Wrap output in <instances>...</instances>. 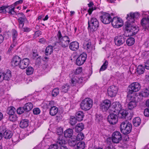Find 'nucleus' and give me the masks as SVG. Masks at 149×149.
Returning <instances> with one entry per match:
<instances>
[{
    "label": "nucleus",
    "mask_w": 149,
    "mask_h": 149,
    "mask_svg": "<svg viewBox=\"0 0 149 149\" xmlns=\"http://www.w3.org/2000/svg\"><path fill=\"white\" fill-rule=\"evenodd\" d=\"M140 15L138 12H131L127 14L126 17L127 21L125 23V30L130 33L133 26V24L135 21V19L138 18Z\"/></svg>",
    "instance_id": "nucleus-1"
},
{
    "label": "nucleus",
    "mask_w": 149,
    "mask_h": 149,
    "mask_svg": "<svg viewBox=\"0 0 149 149\" xmlns=\"http://www.w3.org/2000/svg\"><path fill=\"white\" fill-rule=\"evenodd\" d=\"M57 43L63 47H68L70 42V39L68 36H62L61 32L58 31L56 35Z\"/></svg>",
    "instance_id": "nucleus-2"
},
{
    "label": "nucleus",
    "mask_w": 149,
    "mask_h": 149,
    "mask_svg": "<svg viewBox=\"0 0 149 149\" xmlns=\"http://www.w3.org/2000/svg\"><path fill=\"white\" fill-rule=\"evenodd\" d=\"M88 29L91 33L96 31L99 26L98 20L97 18L94 17L91 18L90 20L88 21Z\"/></svg>",
    "instance_id": "nucleus-3"
},
{
    "label": "nucleus",
    "mask_w": 149,
    "mask_h": 149,
    "mask_svg": "<svg viewBox=\"0 0 149 149\" xmlns=\"http://www.w3.org/2000/svg\"><path fill=\"white\" fill-rule=\"evenodd\" d=\"M121 132L124 134L129 133L132 129V125L128 121L126 120L121 123L120 127Z\"/></svg>",
    "instance_id": "nucleus-4"
},
{
    "label": "nucleus",
    "mask_w": 149,
    "mask_h": 149,
    "mask_svg": "<svg viewBox=\"0 0 149 149\" xmlns=\"http://www.w3.org/2000/svg\"><path fill=\"white\" fill-rule=\"evenodd\" d=\"M93 105V100L90 98H87L83 100L80 104L81 109L85 111L89 110Z\"/></svg>",
    "instance_id": "nucleus-5"
},
{
    "label": "nucleus",
    "mask_w": 149,
    "mask_h": 149,
    "mask_svg": "<svg viewBox=\"0 0 149 149\" xmlns=\"http://www.w3.org/2000/svg\"><path fill=\"white\" fill-rule=\"evenodd\" d=\"M100 19L101 22L104 24H107L111 22L112 18L109 14L104 13L100 16Z\"/></svg>",
    "instance_id": "nucleus-6"
},
{
    "label": "nucleus",
    "mask_w": 149,
    "mask_h": 149,
    "mask_svg": "<svg viewBox=\"0 0 149 149\" xmlns=\"http://www.w3.org/2000/svg\"><path fill=\"white\" fill-rule=\"evenodd\" d=\"M122 108L121 104L119 102H116L111 104L110 110L112 112L117 113Z\"/></svg>",
    "instance_id": "nucleus-7"
},
{
    "label": "nucleus",
    "mask_w": 149,
    "mask_h": 149,
    "mask_svg": "<svg viewBox=\"0 0 149 149\" xmlns=\"http://www.w3.org/2000/svg\"><path fill=\"white\" fill-rule=\"evenodd\" d=\"M122 139V134L120 132L116 131L112 133L111 136V140L113 143H118Z\"/></svg>",
    "instance_id": "nucleus-8"
},
{
    "label": "nucleus",
    "mask_w": 149,
    "mask_h": 149,
    "mask_svg": "<svg viewBox=\"0 0 149 149\" xmlns=\"http://www.w3.org/2000/svg\"><path fill=\"white\" fill-rule=\"evenodd\" d=\"M111 22L112 26L115 28H119L123 24V22L122 19L116 17H114L112 19Z\"/></svg>",
    "instance_id": "nucleus-9"
},
{
    "label": "nucleus",
    "mask_w": 149,
    "mask_h": 149,
    "mask_svg": "<svg viewBox=\"0 0 149 149\" xmlns=\"http://www.w3.org/2000/svg\"><path fill=\"white\" fill-rule=\"evenodd\" d=\"M141 87L140 84L138 82H133L129 86V92L132 93V92H138L140 90Z\"/></svg>",
    "instance_id": "nucleus-10"
},
{
    "label": "nucleus",
    "mask_w": 149,
    "mask_h": 149,
    "mask_svg": "<svg viewBox=\"0 0 149 149\" xmlns=\"http://www.w3.org/2000/svg\"><path fill=\"white\" fill-rule=\"evenodd\" d=\"M87 58V54L83 53L80 55L76 59V64L78 65H81L85 62Z\"/></svg>",
    "instance_id": "nucleus-11"
},
{
    "label": "nucleus",
    "mask_w": 149,
    "mask_h": 149,
    "mask_svg": "<svg viewBox=\"0 0 149 149\" xmlns=\"http://www.w3.org/2000/svg\"><path fill=\"white\" fill-rule=\"evenodd\" d=\"M111 101L108 100H104L100 104V107L103 111H106L110 107Z\"/></svg>",
    "instance_id": "nucleus-12"
},
{
    "label": "nucleus",
    "mask_w": 149,
    "mask_h": 149,
    "mask_svg": "<svg viewBox=\"0 0 149 149\" xmlns=\"http://www.w3.org/2000/svg\"><path fill=\"white\" fill-rule=\"evenodd\" d=\"M118 91L117 87L114 86H112L109 87L108 89V94L111 97L115 96Z\"/></svg>",
    "instance_id": "nucleus-13"
},
{
    "label": "nucleus",
    "mask_w": 149,
    "mask_h": 149,
    "mask_svg": "<svg viewBox=\"0 0 149 149\" xmlns=\"http://www.w3.org/2000/svg\"><path fill=\"white\" fill-rule=\"evenodd\" d=\"M107 119L108 121L111 124H116L118 120L117 116L113 113H111L109 115Z\"/></svg>",
    "instance_id": "nucleus-14"
},
{
    "label": "nucleus",
    "mask_w": 149,
    "mask_h": 149,
    "mask_svg": "<svg viewBox=\"0 0 149 149\" xmlns=\"http://www.w3.org/2000/svg\"><path fill=\"white\" fill-rule=\"evenodd\" d=\"M125 40L124 37L121 36H116L114 39V42L116 45L120 46L123 44Z\"/></svg>",
    "instance_id": "nucleus-15"
},
{
    "label": "nucleus",
    "mask_w": 149,
    "mask_h": 149,
    "mask_svg": "<svg viewBox=\"0 0 149 149\" xmlns=\"http://www.w3.org/2000/svg\"><path fill=\"white\" fill-rule=\"evenodd\" d=\"M19 15L22 16L18 19L19 23V28H22L24 25V22L27 21V20L26 17L22 13H20Z\"/></svg>",
    "instance_id": "nucleus-16"
},
{
    "label": "nucleus",
    "mask_w": 149,
    "mask_h": 149,
    "mask_svg": "<svg viewBox=\"0 0 149 149\" xmlns=\"http://www.w3.org/2000/svg\"><path fill=\"white\" fill-rule=\"evenodd\" d=\"M29 59L27 58H25L21 60L19 68L22 69H24L27 67L29 65Z\"/></svg>",
    "instance_id": "nucleus-17"
},
{
    "label": "nucleus",
    "mask_w": 149,
    "mask_h": 149,
    "mask_svg": "<svg viewBox=\"0 0 149 149\" xmlns=\"http://www.w3.org/2000/svg\"><path fill=\"white\" fill-rule=\"evenodd\" d=\"M21 61V58L19 56H14L12 58L11 62V65L13 67L19 66Z\"/></svg>",
    "instance_id": "nucleus-18"
},
{
    "label": "nucleus",
    "mask_w": 149,
    "mask_h": 149,
    "mask_svg": "<svg viewBox=\"0 0 149 149\" xmlns=\"http://www.w3.org/2000/svg\"><path fill=\"white\" fill-rule=\"evenodd\" d=\"M69 47L70 50L73 51H76L79 49V44L77 41H73L70 44Z\"/></svg>",
    "instance_id": "nucleus-19"
},
{
    "label": "nucleus",
    "mask_w": 149,
    "mask_h": 149,
    "mask_svg": "<svg viewBox=\"0 0 149 149\" xmlns=\"http://www.w3.org/2000/svg\"><path fill=\"white\" fill-rule=\"evenodd\" d=\"M141 24L144 28L148 29L149 28V18H143L141 21Z\"/></svg>",
    "instance_id": "nucleus-20"
},
{
    "label": "nucleus",
    "mask_w": 149,
    "mask_h": 149,
    "mask_svg": "<svg viewBox=\"0 0 149 149\" xmlns=\"http://www.w3.org/2000/svg\"><path fill=\"white\" fill-rule=\"evenodd\" d=\"M118 116L120 118H125L128 114L127 112L122 108L119 112H118Z\"/></svg>",
    "instance_id": "nucleus-21"
},
{
    "label": "nucleus",
    "mask_w": 149,
    "mask_h": 149,
    "mask_svg": "<svg viewBox=\"0 0 149 149\" xmlns=\"http://www.w3.org/2000/svg\"><path fill=\"white\" fill-rule=\"evenodd\" d=\"M76 116L77 120L79 121H82L84 116V114L82 111H78L76 113Z\"/></svg>",
    "instance_id": "nucleus-22"
},
{
    "label": "nucleus",
    "mask_w": 149,
    "mask_h": 149,
    "mask_svg": "<svg viewBox=\"0 0 149 149\" xmlns=\"http://www.w3.org/2000/svg\"><path fill=\"white\" fill-rule=\"evenodd\" d=\"M4 80H9L11 77V72L9 70H7L3 72Z\"/></svg>",
    "instance_id": "nucleus-23"
},
{
    "label": "nucleus",
    "mask_w": 149,
    "mask_h": 149,
    "mask_svg": "<svg viewBox=\"0 0 149 149\" xmlns=\"http://www.w3.org/2000/svg\"><path fill=\"white\" fill-rule=\"evenodd\" d=\"M73 132L72 129L70 128L68 129L64 132V136L66 138H70L72 136L73 134Z\"/></svg>",
    "instance_id": "nucleus-24"
},
{
    "label": "nucleus",
    "mask_w": 149,
    "mask_h": 149,
    "mask_svg": "<svg viewBox=\"0 0 149 149\" xmlns=\"http://www.w3.org/2000/svg\"><path fill=\"white\" fill-rule=\"evenodd\" d=\"M58 111V109L56 106L51 107L49 110V114L52 116L55 115Z\"/></svg>",
    "instance_id": "nucleus-25"
},
{
    "label": "nucleus",
    "mask_w": 149,
    "mask_h": 149,
    "mask_svg": "<svg viewBox=\"0 0 149 149\" xmlns=\"http://www.w3.org/2000/svg\"><path fill=\"white\" fill-rule=\"evenodd\" d=\"M29 121L27 119L22 120L19 123L20 127L22 128H24L27 127L29 124Z\"/></svg>",
    "instance_id": "nucleus-26"
},
{
    "label": "nucleus",
    "mask_w": 149,
    "mask_h": 149,
    "mask_svg": "<svg viewBox=\"0 0 149 149\" xmlns=\"http://www.w3.org/2000/svg\"><path fill=\"white\" fill-rule=\"evenodd\" d=\"M12 135V132L9 130H6L3 133V137L6 139L10 138Z\"/></svg>",
    "instance_id": "nucleus-27"
},
{
    "label": "nucleus",
    "mask_w": 149,
    "mask_h": 149,
    "mask_svg": "<svg viewBox=\"0 0 149 149\" xmlns=\"http://www.w3.org/2000/svg\"><path fill=\"white\" fill-rule=\"evenodd\" d=\"M78 77L75 74L73 75L71 78L70 83L72 86H74L76 84L78 83Z\"/></svg>",
    "instance_id": "nucleus-28"
},
{
    "label": "nucleus",
    "mask_w": 149,
    "mask_h": 149,
    "mask_svg": "<svg viewBox=\"0 0 149 149\" xmlns=\"http://www.w3.org/2000/svg\"><path fill=\"white\" fill-rule=\"evenodd\" d=\"M69 88L70 86L68 84H64L61 88V91L62 92L66 93L68 91Z\"/></svg>",
    "instance_id": "nucleus-29"
},
{
    "label": "nucleus",
    "mask_w": 149,
    "mask_h": 149,
    "mask_svg": "<svg viewBox=\"0 0 149 149\" xmlns=\"http://www.w3.org/2000/svg\"><path fill=\"white\" fill-rule=\"evenodd\" d=\"M84 126L82 123L78 124L75 127V131L76 132H79L81 131L84 129Z\"/></svg>",
    "instance_id": "nucleus-30"
},
{
    "label": "nucleus",
    "mask_w": 149,
    "mask_h": 149,
    "mask_svg": "<svg viewBox=\"0 0 149 149\" xmlns=\"http://www.w3.org/2000/svg\"><path fill=\"white\" fill-rule=\"evenodd\" d=\"M136 106L135 101L133 100L130 102L128 104V108L129 109L132 110L135 108Z\"/></svg>",
    "instance_id": "nucleus-31"
},
{
    "label": "nucleus",
    "mask_w": 149,
    "mask_h": 149,
    "mask_svg": "<svg viewBox=\"0 0 149 149\" xmlns=\"http://www.w3.org/2000/svg\"><path fill=\"white\" fill-rule=\"evenodd\" d=\"M141 123V119L139 117L134 118L133 120V123L134 125L137 127L139 126Z\"/></svg>",
    "instance_id": "nucleus-32"
},
{
    "label": "nucleus",
    "mask_w": 149,
    "mask_h": 149,
    "mask_svg": "<svg viewBox=\"0 0 149 149\" xmlns=\"http://www.w3.org/2000/svg\"><path fill=\"white\" fill-rule=\"evenodd\" d=\"M131 29L130 34H132V35H134L138 32L139 30V28L138 26L133 25Z\"/></svg>",
    "instance_id": "nucleus-33"
},
{
    "label": "nucleus",
    "mask_w": 149,
    "mask_h": 149,
    "mask_svg": "<svg viewBox=\"0 0 149 149\" xmlns=\"http://www.w3.org/2000/svg\"><path fill=\"white\" fill-rule=\"evenodd\" d=\"M139 96L144 97H149V89H144L142 92L139 94Z\"/></svg>",
    "instance_id": "nucleus-34"
},
{
    "label": "nucleus",
    "mask_w": 149,
    "mask_h": 149,
    "mask_svg": "<svg viewBox=\"0 0 149 149\" xmlns=\"http://www.w3.org/2000/svg\"><path fill=\"white\" fill-rule=\"evenodd\" d=\"M84 137V134L82 133H80L78 134L77 136H74L72 139L76 140V141H79L82 140Z\"/></svg>",
    "instance_id": "nucleus-35"
},
{
    "label": "nucleus",
    "mask_w": 149,
    "mask_h": 149,
    "mask_svg": "<svg viewBox=\"0 0 149 149\" xmlns=\"http://www.w3.org/2000/svg\"><path fill=\"white\" fill-rule=\"evenodd\" d=\"M33 107L32 104L31 102L26 103L24 106L26 111H29L31 110L33 108Z\"/></svg>",
    "instance_id": "nucleus-36"
},
{
    "label": "nucleus",
    "mask_w": 149,
    "mask_h": 149,
    "mask_svg": "<svg viewBox=\"0 0 149 149\" xmlns=\"http://www.w3.org/2000/svg\"><path fill=\"white\" fill-rule=\"evenodd\" d=\"M53 48L52 46L49 45L46 48L45 50V54L46 55H50L52 52Z\"/></svg>",
    "instance_id": "nucleus-37"
},
{
    "label": "nucleus",
    "mask_w": 149,
    "mask_h": 149,
    "mask_svg": "<svg viewBox=\"0 0 149 149\" xmlns=\"http://www.w3.org/2000/svg\"><path fill=\"white\" fill-rule=\"evenodd\" d=\"M88 7H89V8L88 10V12L89 15H91L93 10H95V8H94L93 7L94 6V5L92 2H90L88 4Z\"/></svg>",
    "instance_id": "nucleus-38"
},
{
    "label": "nucleus",
    "mask_w": 149,
    "mask_h": 149,
    "mask_svg": "<svg viewBox=\"0 0 149 149\" xmlns=\"http://www.w3.org/2000/svg\"><path fill=\"white\" fill-rule=\"evenodd\" d=\"M145 69L142 65H139L137 68V72L139 74H141L144 72Z\"/></svg>",
    "instance_id": "nucleus-39"
},
{
    "label": "nucleus",
    "mask_w": 149,
    "mask_h": 149,
    "mask_svg": "<svg viewBox=\"0 0 149 149\" xmlns=\"http://www.w3.org/2000/svg\"><path fill=\"white\" fill-rule=\"evenodd\" d=\"M135 42L134 39V38H129L127 40L126 43L129 46H131L133 45Z\"/></svg>",
    "instance_id": "nucleus-40"
},
{
    "label": "nucleus",
    "mask_w": 149,
    "mask_h": 149,
    "mask_svg": "<svg viewBox=\"0 0 149 149\" xmlns=\"http://www.w3.org/2000/svg\"><path fill=\"white\" fill-rule=\"evenodd\" d=\"M108 63L107 61L106 60L100 69V71H102L105 70L107 68Z\"/></svg>",
    "instance_id": "nucleus-41"
},
{
    "label": "nucleus",
    "mask_w": 149,
    "mask_h": 149,
    "mask_svg": "<svg viewBox=\"0 0 149 149\" xmlns=\"http://www.w3.org/2000/svg\"><path fill=\"white\" fill-rule=\"evenodd\" d=\"M77 149H84L85 147V143L84 142H79L77 145Z\"/></svg>",
    "instance_id": "nucleus-42"
},
{
    "label": "nucleus",
    "mask_w": 149,
    "mask_h": 149,
    "mask_svg": "<svg viewBox=\"0 0 149 149\" xmlns=\"http://www.w3.org/2000/svg\"><path fill=\"white\" fill-rule=\"evenodd\" d=\"M15 109L13 107H10L8 108L7 111L8 113L10 115L14 114Z\"/></svg>",
    "instance_id": "nucleus-43"
},
{
    "label": "nucleus",
    "mask_w": 149,
    "mask_h": 149,
    "mask_svg": "<svg viewBox=\"0 0 149 149\" xmlns=\"http://www.w3.org/2000/svg\"><path fill=\"white\" fill-rule=\"evenodd\" d=\"M87 79V78L85 77H78V83H84L86 82Z\"/></svg>",
    "instance_id": "nucleus-44"
},
{
    "label": "nucleus",
    "mask_w": 149,
    "mask_h": 149,
    "mask_svg": "<svg viewBox=\"0 0 149 149\" xmlns=\"http://www.w3.org/2000/svg\"><path fill=\"white\" fill-rule=\"evenodd\" d=\"M91 43L90 42L86 41L84 44V47L85 49L88 50L91 48Z\"/></svg>",
    "instance_id": "nucleus-45"
},
{
    "label": "nucleus",
    "mask_w": 149,
    "mask_h": 149,
    "mask_svg": "<svg viewBox=\"0 0 149 149\" xmlns=\"http://www.w3.org/2000/svg\"><path fill=\"white\" fill-rule=\"evenodd\" d=\"M59 92V90L58 88H56L53 90L52 92V95L53 96L55 97L57 95Z\"/></svg>",
    "instance_id": "nucleus-46"
},
{
    "label": "nucleus",
    "mask_w": 149,
    "mask_h": 149,
    "mask_svg": "<svg viewBox=\"0 0 149 149\" xmlns=\"http://www.w3.org/2000/svg\"><path fill=\"white\" fill-rule=\"evenodd\" d=\"M33 72V69L32 67H29L26 69V73L27 75H30Z\"/></svg>",
    "instance_id": "nucleus-47"
},
{
    "label": "nucleus",
    "mask_w": 149,
    "mask_h": 149,
    "mask_svg": "<svg viewBox=\"0 0 149 149\" xmlns=\"http://www.w3.org/2000/svg\"><path fill=\"white\" fill-rule=\"evenodd\" d=\"M26 111V110L24 107H19L17 109V113L19 114H21L23 113L24 111Z\"/></svg>",
    "instance_id": "nucleus-48"
},
{
    "label": "nucleus",
    "mask_w": 149,
    "mask_h": 149,
    "mask_svg": "<svg viewBox=\"0 0 149 149\" xmlns=\"http://www.w3.org/2000/svg\"><path fill=\"white\" fill-rule=\"evenodd\" d=\"M56 132L58 135H60L59 137L60 138L62 136L61 135L63 134V128L61 127L57 128L56 129Z\"/></svg>",
    "instance_id": "nucleus-49"
},
{
    "label": "nucleus",
    "mask_w": 149,
    "mask_h": 149,
    "mask_svg": "<svg viewBox=\"0 0 149 149\" xmlns=\"http://www.w3.org/2000/svg\"><path fill=\"white\" fill-rule=\"evenodd\" d=\"M65 143V142L64 140L62 139H58V141H57L56 144H54L57 145L58 147V146H62Z\"/></svg>",
    "instance_id": "nucleus-50"
},
{
    "label": "nucleus",
    "mask_w": 149,
    "mask_h": 149,
    "mask_svg": "<svg viewBox=\"0 0 149 149\" xmlns=\"http://www.w3.org/2000/svg\"><path fill=\"white\" fill-rule=\"evenodd\" d=\"M77 118L74 117H72L70 119V123L71 125H73L77 123Z\"/></svg>",
    "instance_id": "nucleus-51"
},
{
    "label": "nucleus",
    "mask_w": 149,
    "mask_h": 149,
    "mask_svg": "<svg viewBox=\"0 0 149 149\" xmlns=\"http://www.w3.org/2000/svg\"><path fill=\"white\" fill-rule=\"evenodd\" d=\"M9 119L10 121L14 122L17 120V117L15 115H11L9 116Z\"/></svg>",
    "instance_id": "nucleus-52"
},
{
    "label": "nucleus",
    "mask_w": 149,
    "mask_h": 149,
    "mask_svg": "<svg viewBox=\"0 0 149 149\" xmlns=\"http://www.w3.org/2000/svg\"><path fill=\"white\" fill-rule=\"evenodd\" d=\"M76 141V140H75V139H73L72 138V140L69 141L68 142L69 145L70 146H75L77 143Z\"/></svg>",
    "instance_id": "nucleus-53"
},
{
    "label": "nucleus",
    "mask_w": 149,
    "mask_h": 149,
    "mask_svg": "<svg viewBox=\"0 0 149 149\" xmlns=\"http://www.w3.org/2000/svg\"><path fill=\"white\" fill-rule=\"evenodd\" d=\"M20 29H22V31L26 32H28L31 30V28L27 27H23L22 28Z\"/></svg>",
    "instance_id": "nucleus-54"
},
{
    "label": "nucleus",
    "mask_w": 149,
    "mask_h": 149,
    "mask_svg": "<svg viewBox=\"0 0 149 149\" xmlns=\"http://www.w3.org/2000/svg\"><path fill=\"white\" fill-rule=\"evenodd\" d=\"M17 35V31L15 29H13L12 30V36L13 41L16 39Z\"/></svg>",
    "instance_id": "nucleus-55"
},
{
    "label": "nucleus",
    "mask_w": 149,
    "mask_h": 149,
    "mask_svg": "<svg viewBox=\"0 0 149 149\" xmlns=\"http://www.w3.org/2000/svg\"><path fill=\"white\" fill-rule=\"evenodd\" d=\"M40 111V109L38 108H35L33 109V112L34 114L36 115L39 114Z\"/></svg>",
    "instance_id": "nucleus-56"
},
{
    "label": "nucleus",
    "mask_w": 149,
    "mask_h": 149,
    "mask_svg": "<svg viewBox=\"0 0 149 149\" xmlns=\"http://www.w3.org/2000/svg\"><path fill=\"white\" fill-rule=\"evenodd\" d=\"M12 6L13 7L8 12V13L10 15H15L16 14V13L14 11L15 7L13 6Z\"/></svg>",
    "instance_id": "nucleus-57"
},
{
    "label": "nucleus",
    "mask_w": 149,
    "mask_h": 149,
    "mask_svg": "<svg viewBox=\"0 0 149 149\" xmlns=\"http://www.w3.org/2000/svg\"><path fill=\"white\" fill-rule=\"evenodd\" d=\"M58 147L57 145L53 144L51 145L47 149H58Z\"/></svg>",
    "instance_id": "nucleus-58"
},
{
    "label": "nucleus",
    "mask_w": 149,
    "mask_h": 149,
    "mask_svg": "<svg viewBox=\"0 0 149 149\" xmlns=\"http://www.w3.org/2000/svg\"><path fill=\"white\" fill-rule=\"evenodd\" d=\"M6 8L4 6L1 7L0 8V13H6Z\"/></svg>",
    "instance_id": "nucleus-59"
},
{
    "label": "nucleus",
    "mask_w": 149,
    "mask_h": 149,
    "mask_svg": "<svg viewBox=\"0 0 149 149\" xmlns=\"http://www.w3.org/2000/svg\"><path fill=\"white\" fill-rule=\"evenodd\" d=\"M144 114L145 116H149V108H146L145 109Z\"/></svg>",
    "instance_id": "nucleus-60"
},
{
    "label": "nucleus",
    "mask_w": 149,
    "mask_h": 149,
    "mask_svg": "<svg viewBox=\"0 0 149 149\" xmlns=\"http://www.w3.org/2000/svg\"><path fill=\"white\" fill-rule=\"evenodd\" d=\"M22 0H19L15 2L12 5L13 6H15L18 4L22 3H23Z\"/></svg>",
    "instance_id": "nucleus-61"
},
{
    "label": "nucleus",
    "mask_w": 149,
    "mask_h": 149,
    "mask_svg": "<svg viewBox=\"0 0 149 149\" xmlns=\"http://www.w3.org/2000/svg\"><path fill=\"white\" fill-rule=\"evenodd\" d=\"M18 137L19 135H17L15 137L13 136L12 138V141H13L16 142L18 141Z\"/></svg>",
    "instance_id": "nucleus-62"
},
{
    "label": "nucleus",
    "mask_w": 149,
    "mask_h": 149,
    "mask_svg": "<svg viewBox=\"0 0 149 149\" xmlns=\"http://www.w3.org/2000/svg\"><path fill=\"white\" fill-rule=\"evenodd\" d=\"M82 71V68L81 67H79L76 70L75 73L76 74H79L81 73Z\"/></svg>",
    "instance_id": "nucleus-63"
},
{
    "label": "nucleus",
    "mask_w": 149,
    "mask_h": 149,
    "mask_svg": "<svg viewBox=\"0 0 149 149\" xmlns=\"http://www.w3.org/2000/svg\"><path fill=\"white\" fill-rule=\"evenodd\" d=\"M145 68L148 70H149V60L147 61L145 64Z\"/></svg>",
    "instance_id": "nucleus-64"
}]
</instances>
